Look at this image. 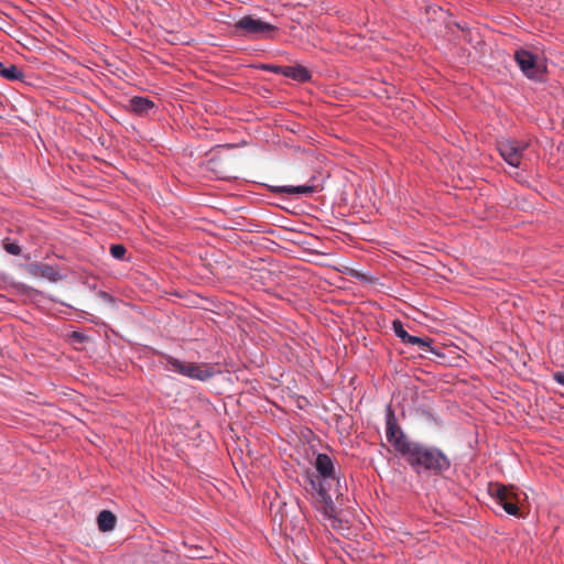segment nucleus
I'll use <instances>...</instances> for the list:
<instances>
[{
    "label": "nucleus",
    "mask_w": 564,
    "mask_h": 564,
    "mask_svg": "<svg viewBox=\"0 0 564 564\" xmlns=\"http://www.w3.org/2000/svg\"><path fill=\"white\" fill-rule=\"evenodd\" d=\"M386 437L416 474L430 471L440 475L451 468V460L442 449L413 442L406 437L398 425L391 405L386 409Z\"/></svg>",
    "instance_id": "nucleus-1"
},
{
    "label": "nucleus",
    "mask_w": 564,
    "mask_h": 564,
    "mask_svg": "<svg viewBox=\"0 0 564 564\" xmlns=\"http://www.w3.org/2000/svg\"><path fill=\"white\" fill-rule=\"evenodd\" d=\"M162 357L165 360L166 370L180 373L189 379L205 382L218 373L215 366L206 362H185L171 355H163Z\"/></svg>",
    "instance_id": "nucleus-2"
},
{
    "label": "nucleus",
    "mask_w": 564,
    "mask_h": 564,
    "mask_svg": "<svg viewBox=\"0 0 564 564\" xmlns=\"http://www.w3.org/2000/svg\"><path fill=\"white\" fill-rule=\"evenodd\" d=\"M315 468L322 479L317 482L315 480H311L312 487L316 490L319 497V501L323 502L326 507H330L333 505V500L324 482L326 479L337 478L335 475L334 463L327 454L321 453L316 456Z\"/></svg>",
    "instance_id": "nucleus-3"
},
{
    "label": "nucleus",
    "mask_w": 564,
    "mask_h": 564,
    "mask_svg": "<svg viewBox=\"0 0 564 564\" xmlns=\"http://www.w3.org/2000/svg\"><path fill=\"white\" fill-rule=\"evenodd\" d=\"M274 31V25L253 15H245L235 23L236 34L251 40L263 39Z\"/></svg>",
    "instance_id": "nucleus-4"
},
{
    "label": "nucleus",
    "mask_w": 564,
    "mask_h": 564,
    "mask_svg": "<svg viewBox=\"0 0 564 564\" xmlns=\"http://www.w3.org/2000/svg\"><path fill=\"white\" fill-rule=\"evenodd\" d=\"M528 142L512 139H502L498 142V150L502 159L511 166L519 167Z\"/></svg>",
    "instance_id": "nucleus-5"
},
{
    "label": "nucleus",
    "mask_w": 564,
    "mask_h": 564,
    "mask_svg": "<svg viewBox=\"0 0 564 564\" xmlns=\"http://www.w3.org/2000/svg\"><path fill=\"white\" fill-rule=\"evenodd\" d=\"M489 492L496 503L500 506L508 514L518 516V498L511 488H508L505 485L496 484L490 486Z\"/></svg>",
    "instance_id": "nucleus-6"
},
{
    "label": "nucleus",
    "mask_w": 564,
    "mask_h": 564,
    "mask_svg": "<svg viewBox=\"0 0 564 564\" xmlns=\"http://www.w3.org/2000/svg\"><path fill=\"white\" fill-rule=\"evenodd\" d=\"M514 61L520 67L521 72L529 79H541L543 76V69L538 64L536 55L531 52L519 48L514 52Z\"/></svg>",
    "instance_id": "nucleus-7"
},
{
    "label": "nucleus",
    "mask_w": 564,
    "mask_h": 564,
    "mask_svg": "<svg viewBox=\"0 0 564 564\" xmlns=\"http://www.w3.org/2000/svg\"><path fill=\"white\" fill-rule=\"evenodd\" d=\"M29 272L34 276H42L51 282H57L62 279L59 270L47 263L32 264L29 268Z\"/></svg>",
    "instance_id": "nucleus-8"
},
{
    "label": "nucleus",
    "mask_w": 564,
    "mask_h": 564,
    "mask_svg": "<svg viewBox=\"0 0 564 564\" xmlns=\"http://www.w3.org/2000/svg\"><path fill=\"white\" fill-rule=\"evenodd\" d=\"M154 108V102L147 97L135 96L129 100L128 109L134 115H148Z\"/></svg>",
    "instance_id": "nucleus-9"
},
{
    "label": "nucleus",
    "mask_w": 564,
    "mask_h": 564,
    "mask_svg": "<svg viewBox=\"0 0 564 564\" xmlns=\"http://www.w3.org/2000/svg\"><path fill=\"white\" fill-rule=\"evenodd\" d=\"M316 191V187L314 185H284V186H276L273 187L272 192L276 194H288V195H308Z\"/></svg>",
    "instance_id": "nucleus-10"
},
{
    "label": "nucleus",
    "mask_w": 564,
    "mask_h": 564,
    "mask_svg": "<svg viewBox=\"0 0 564 564\" xmlns=\"http://www.w3.org/2000/svg\"><path fill=\"white\" fill-rule=\"evenodd\" d=\"M283 76L301 83H305L311 79V73L308 69L300 65L284 66Z\"/></svg>",
    "instance_id": "nucleus-11"
},
{
    "label": "nucleus",
    "mask_w": 564,
    "mask_h": 564,
    "mask_svg": "<svg viewBox=\"0 0 564 564\" xmlns=\"http://www.w3.org/2000/svg\"><path fill=\"white\" fill-rule=\"evenodd\" d=\"M116 516L109 510H102L97 518L98 529L101 532H108L116 527Z\"/></svg>",
    "instance_id": "nucleus-12"
},
{
    "label": "nucleus",
    "mask_w": 564,
    "mask_h": 564,
    "mask_svg": "<svg viewBox=\"0 0 564 564\" xmlns=\"http://www.w3.org/2000/svg\"><path fill=\"white\" fill-rule=\"evenodd\" d=\"M0 76L8 80H22L24 73L14 64L6 66L0 62Z\"/></svg>",
    "instance_id": "nucleus-13"
},
{
    "label": "nucleus",
    "mask_w": 564,
    "mask_h": 564,
    "mask_svg": "<svg viewBox=\"0 0 564 564\" xmlns=\"http://www.w3.org/2000/svg\"><path fill=\"white\" fill-rule=\"evenodd\" d=\"M406 345H417L419 347L434 354L437 357L443 356L440 348L432 346V339L429 337H419L412 335L410 341H408Z\"/></svg>",
    "instance_id": "nucleus-14"
},
{
    "label": "nucleus",
    "mask_w": 564,
    "mask_h": 564,
    "mask_svg": "<svg viewBox=\"0 0 564 564\" xmlns=\"http://www.w3.org/2000/svg\"><path fill=\"white\" fill-rule=\"evenodd\" d=\"M392 329L395 334L397 337H399L403 344H408V341H410L412 335H410L405 328L403 327V324L401 323V321H394L393 324H392Z\"/></svg>",
    "instance_id": "nucleus-15"
},
{
    "label": "nucleus",
    "mask_w": 564,
    "mask_h": 564,
    "mask_svg": "<svg viewBox=\"0 0 564 564\" xmlns=\"http://www.w3.org/2000/svg\"><path fill=\"white\" fill-rule=\"evenodd\" d=\"M127 250H126V247L123 245H111L110 247V254L115 258V259H122L126 254Z\"/></svg>",
    "instance_id": "nucleus-16"
},
{
    "label": "nucleus",
    "mask_w": 564,
    "mask_h": 564,
    "mask_svg": "<svg viewBox=\"0 0 564 564\" xmlns=\"http://www.w3.org/2000/svg\"><path fill=\"white\" fill-rule=\"evenodd\" d=\"M4 250L12 256H19L21 253L20 246L14 242L6 243Z\"/></svg>",
    "instance_id": "nucleus-17"
},
{
    "label": "nucleus",
    "mask_w": 564,
    "mask_h": 564,
    "mask_svg": "<svg viewBox=\"0 0 564 564\" xmlns=\"http://www.w3.org/2000/svg\"><path fill=\"white\" fill-rule=\"evenodd\" d=\"M263 69L270 70V72H272V73H274V74L283 75L284 66H280V65H267V66H263Z\"/></svg>",
    "instance_id": "nucleus-18"
},
{
    "label": "nucleus",
    "mask_w": 564,
    "mask_h": 564,
    "mask_svg": "<svg viewBox=\"0 0 564 564\" xmlns=\"http://www.w3.org/2000/svg\"><path fill=\"white\" fill-rule=\"evenodd\" d=\"M553 378L558 384L564 386V371L555 372Z\"/></svg>",
    "instance_id": "nucleus-19"
},
{
    "label": "nucleus",
    "mask_w": 564,
    "mask_h": 564,
    "mask_svg": "<svg viewBox=\"0 0 564 564\" xmlns=\"http://www.w3.org/2000/svg\"><path fill=\"white\" fill-rule=\"evenodd\" d=\"M72 338H73L74 340H76V341L82 343V341H84V340L86 339V336H85V335H83L82 333L74 332V333L72 334Z\"/></svg>",
    "instance_id": "nucleus-20"
},
{
    "label": "nucleus",
    "mask_w": 564,
    "mask_h": 564,
    "mask_svg": "<svg viewBox=\"0 0 564 564\" xmlns=\"http://www.w3.org/2000/svg\"><path fill=\"white\" fill-rule=\"evenodd\" d=\"M99 296L108 302L113 301V297L105 291H100Z\"/></svg>",
    "instance_id": "nucleus-21"
}]
</instances>
